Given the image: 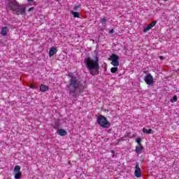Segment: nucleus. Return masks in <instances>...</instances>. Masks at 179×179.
I'll list each match as a JSON object with an SVG mask.
<instances>
[{"label": "nucleus", "instance_id": "obj_1", "mask_svg": "<svg viewBox=\"0 0 179 179\" xmlns=\"http://www.w3.org/2000/svg\"><path fill=\"white\" fill-rule=\"evenodd\" d=\"M69 77L71 78L69 80V85L66 86L67 92H69L71 99H76V97L80 96V93L85 92V85L73 74H69Z\"/></svg>", "mask_w": 179, "mask_h": 179}, {"label": "nucleus", "instance_id": "obj_2", "mask_svg": "<svg viewBox=\"0 0 179 179\" xmlns=\"http://www.w3.org/2000/svg\"><path fill=\"white\" fill-rule=\"evenodd\" d=\"M84 62L86 68L90 71V75L93 76H94V75H99V71H100L99 56H96L94 60L91 57L85 58Z\"/></svg>", "mask_w": 179, "mask_h": 179}, {"label": "nucleus", "instance_id": "obj_3", "mask_svg": "<svg viewBox=\"0 0 179 179\" xmlns=\"http://www.w3.org/2000/svg\"><path fill=\"white\" fill-rule=\"evenodd\" d=\"M7 10H12L14 15H24L26 13V6L20 4L17 0H8Z\"/></svg>", "mask_w": 179, "mask_h": 179}, {"label": "nucleus", "instance_id": "obj_4", "mask_svg": "<svg viewBox=\"0 0 179 179\" xmlns=\"http://www.w3.org/2000/svg\"><path fill=\"white\" fill-rule=\"evenodd\" d=\"M96 122L101 128H110L111 127V123L103 115H99L96 117Z\"/></svg>", "mask_w": 179, "mask_h": 179}, {"label": "nucleus", "instance_id": "obj_5", "mask_svg": "<svg viewBox=\"0 0 179 179\" xmlns=\"http://www.w3.org/2000/svg\"><path fill=\"white\" fill-rule=\"evenodd\" d=\"M109 61H112L111 64L113 66H120V57L115 54H112L109 57Z\"/></svg>", "mask_w": 179, "mask_h": 179}, {"label": "nucleus", "instance_id": "obj_6", "mask_svg": "<svg viewBox=\"0 0 179 179\" xmlns=\"http://www.w3.org/2000/svg\"><path fill=\"white\" fill-rule=\"evenodd\" d=\"M14 176L15 179H20L22 172H20V166L17 165L14 168Z\"/></svg>", "mask_w": 179, "mask_h": 179}, {"label": "nucleus", "instance_id": "obj_7", "mask_svg": "<svg viewBox=\"0 0 179 179\" xmlns=\"http://www.w3.org/2000/svg\"><path fill=\"white\" fill-rule=\"evenodd\" d=\"M134 176L136 177V178H141V177H142V171H141L139 163L138 162L136 164Z\"/></svg>", "mask_w": 179, "mask_h": 179}, {"label": "nucleus", "instance_id": "obj_8", "mask_svg": "<svg viewBox=\"0 0 179 179\" xmlns=\"http://www.w3.org/2000/svg\"><path fill=\"white\" fill-rule=\"evenodd\" d=\"M144 80L145 83H147L149 86H151V85H153L155 83V81L153 80V76L150 74H148L145 76Z\"/></svg>", "mask_w": 179, "mask_h": 179}, {"label": "nucleus", "instance_id": "obj_9", "mask_svg": "<svg viewBox=\"0 0 179 179\" xmlns=\"http://www.w3.org/2000/svg\"><path fill=\"white\" fill-rule=\"evenodd\" d=\"M156 23H157V21H153L152 23L148 24L146 27H145L143 30V33H146L147 31H149L152 27H154V26H156Z\"/></svg>", "mask_w": 179, "mask_h": 179}, {"label": "nucleus", "instance_id": "obj_10", "mask_svg": "<svg viewBox=\"0 0 179 179\" xmlns=\"http://www.w3.org/2000/svg\"><path fill=\"white\" fill-rule=\"evenodd\" d=\"M57 51H58L57 50V47L50 48L49 50V57H52V55H55V54H57Z\"/></svg>", "mask_w": 179, "mask_h": 179}, {"label": "nucleus", "instance_id": "obj_11", "mask_svg": "<svg viewBox=\"0 0 179 179\" xmlns=\"http://www.w3.org/2000/svg\"><path fill=\"white\" fill-rule=\"evenodd\" d=\"M142 150H143V146L142 144H140L136 146L135 152L137 153V155H141L142 153Z\"/></svg>", "mask_w": 179, "mask_h": 179}, {"label": "nucleus", "instance_id": "obj_12", "mask_svg": "<svg viewBox=\"0 0 179 179\" xmlns=\"http://www.w3.org/2000/svg\"><path fill=\"white\" fill-rule=\"evenodd\" d=\"M8 31H9V28L8 27H3L1 31V36H8Z\"/></svg>", "mask_w": 179, "mask_h": 179}, {"label": "nucleus", "instance_id": "obj_13", "mask_svg": "<svg viewBox=\"0 0 179 179\" xmlns=\"http://www.w3.org/2000/svg\"><path fill=\"white\" fill-rule=\"evenodd\" d=\"M50 90V88H48V87L45 85L41 84L40 86V90L42 92H48V90Z\"/></svg>", "mask_w": 179, "mask_h": 179}, {"label": "nucleus", "instance_id": "obj_14", "mask_svg": "<svg viewBox=\"0 0 179 179\" xmlns=\"http://www.w3.org/2000/svg\"><path fill=\"white\" fill-rule=\"evenodd\" d=\"M57 134L60 136H66L67 132L64 129H60L57 131Z\"/></svg>", "mask_w": 179, "mask_h": 179}, {"label": "nucleus", "instance_id": "obj_15", "mask_svg": "<svg viewBox=\"0 0 179 179\" xmlns=\"http://www.w3.org/2000/svg\"><path fill=\"white\" fill-rule=\"evenodd\" d=\"M143 134H155V131H153V129H149L148 130L146 128L143 129Z\"/></svg>", "mask_w": 179, "mask_h": 179}, {"label": "nucleus", "instance_id": "obj_16", "mask_svg": "<svg viewBox=\"0 0 179 179\" xmlns=\"http://www.w3.org/2000/svg\"><path fill=\"white\" fill-rule=\"evenodd\" d=\"M71 14H73V16L74 17H80L79 13H78V12L72 11Z\"/></svg>", "mask_w": 179, "mask_h": 179}, {"label": "nucleus", "instance_id": "obj_17", "mask_svg": "<svg viewBox=\"0 0 179 179\" xmlns=\"http://www.w3.org/2000/svg\"><path fill=\"white\" fill-rule=\"evenodd\" d=\"M117 71H118V68H117V67H113L110 69V72L112 73H115V72H117Z\"/></svg>", "mask_w": 179, "mask_h": 179}, {"label": "nucleus", "instance_id": "obj_18", "mask_svg": "<svg viewBox=\"0 0 179 179\" xmlns=\"http://www.w3.org/2000/svg\"><path fill=\"white\" fill-rule=\"evenodd\" d=\"M101 23H102V24H106L107 23V19H106V17H103L101 20Z\"/></svg>", "mask_w": 179, "mask_h": 179}, {"label": "nucleus", "instance_id": "obj_19", "mask_svg": "<svg viewBox=\"0 0 179 179\" xmlns=\"http://www.w3.org/2000/svg\"><path fill=\"white\" fill-rule=\"evenodd\" d=\"M55 129H59V122H57L55 125L53 127Z\"/></svg>", "mask_w": 179, "mask_h": 179}, {"label": "nucleus", "instance_id": "obj_20", "mask_svg": "<svg viewBox=\"0 0 179 179\" xmlns=\"http://www.w3.org/2000/svg\"><path fill=\"white\" fill-rule=\"evenodd\" d=\"M141 141H142L141 138H136V142H137V143H138V145H142V144L141 143Z\"/></svg>", "mask_w": 179, "mask_h": 179}, {"label": "nucleus", "instance_id": "obj_21", "mask_svg": "<svg viewBox=\"0 0 179 179\" xmlns=\"http://www.w3.org/2000/svg\"><path fill=\"white\" fill-rule=\"evenodd\" d=\"M178 99V98L177 97V96L175 95V96H173L172 100H173V101L176 102V101H177Z\"/></svg>", "mask_w": 179, "mask_h": 179}, {"label": "nucleus", "instance_id": "obj_22", "mask_svg": "<svg viewBox=\"0 0 179 179\" xmlns=\"http://www.w3.org/2000/svg\"><path fill=\"white\" fill-rule=\"evenodd\" d=\"M79 8H80V6H76L74 7V10H78V9H79Z\"/></svg>", "mask_w": 179, "mask_h": 179}, {"label": "nucleus", "instance_id": "obj_23", "mask_svg": "<svg viewBox=\"0 0 179 179\" xmlns=\"http://www.w3.org/2000/svg\"><path fill=\"white\" fill-rule=\"evenodd\" d=\"M31 10H34V7L29 8L28 12H31Z\"/></svg>", "mask_w": 179, "mask_h": 179}, {"label": "nucleus", "instance_id": "obj_24", "mask_svg": "<svg viewBox=\"0 0 179 179\" xmlns=\"http://www.w3.org/2000/svg\"><path fill=\"white\" fill-rule=\"evenodd\" d=\"M113 33H114V29H112L110 31V34H113Z\"/></svg>", "mask_w": 179, "mask_h": 179}, {"label": "nucleus", "instance_id": "obj_25", "mask_svg": "<svg viewBox=\"0 0 179 179\" xmlns=\"http://www.w3.org/2000/svg\"><path fill=\"white\" fill-rule=\"evenodd\" d=\"M110 153H112V155H114V154L115 153V151H114V150H112L110 151Z\"/></svg>", "mask_w": 179, "mask_h": 179}, {"label": "nucleus", "instance_id": "obj_26", "mask_svg": "<svg viewBox=\"0 0 179 179\" xmlns=\"http://www.w3.org/2000/svg\"><path fill=\"white\" fill-rule=\"evenodd\" d=\"M112 157L114 159L115 157H116L115 155L112 154Z\"/></svg>", "mask_w": 179, "mask_h": 179}, {"label": "nucleus", "instance_id": "obj_27", "mask_svg": "<svg viewBox=\"0 0 179 179\" xmlns=\"http://www.w3.org/2000/svg\"><path fill=\"white\" fill-rule=\"evenodd\" d=\"M160 59H164V57H163L162 56L159 57Z\"/></svg>", "mask_w": 179, "mask_h": 179}, {"label": "nucleus", "instance_id": "obj_28", "mask_svg": "<svg viewBox=\"0 0 179 179\" xmlns=\"http://www.w3.org/2000/svg\"><path fill=\"white\" fill-rule=\"evenodd\" d=\"M34 0H28L29 2H33Z\"/></svg>", "mask_w": 179, "mask_h": 179}, {"label": "nucleus", "instance_id": "obj_29", "mask_svg": "<svg viewBox=\"0 0 179 179\" xmlns=\"http://www.w3.org/2000/svg\"><path fill=\"white\" fill-rule=\"evenodd\" d=\"M164 1H169V0H164Z\"/></svg>", "mask_w": 179, "mask_h": 179}]
</instances>
